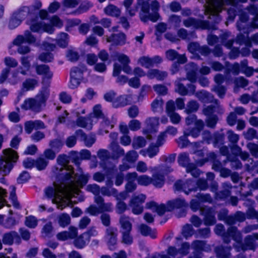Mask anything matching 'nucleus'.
Wrapping results in <instances>:
<instances>
[{"label": "nucleus", "mask_w": 258, "mask_h": 258, "mask_svg": "<svg viewBox=\"0 0 258 258\" xmlns=\"http://www.w3.org/2000/svg\"><path fill=\"white\" fill-rule=\"evenodd\" d=\"M88 236L84 233L76 238L74 241V244L77 248H84L89 242Z\"/></svg>", "instance_id": "4c0bfd02"}, {"label": "nucleus", "mask_w": 258, "mask_h": 258, "mask_svg": "<svg viewBox=\"0 0 258 258\" xmlns=\"http://www.w3.org/2000/svg\"><path fill=\"white\" fill-rule=\"evenodd\" d=\"M168 73L165 71H162L157 69L151 70L148 73L147 76L150 79L156 78L158 80L162 81L165 79Z\"/></svg>", "instance_id": "e433bc0d"}, {"label": "nucleus", "mask_w": 258, "mask_h": 258, "mask_svg": "<svg viewBox=\"0 0 258 258\" xmlns=\"http://www.w3.org/2000/svg\"><path fill=\"white\" fill-rule=\"evenodd\" d=\"M248 12L254 15L252 21L250 24V27L253 28H258V10L254 6H250L248 9Z\"/></svg>", "instance_id": "09e8293b"}, {"label": "nucleus", "mask_w": 258, "mask_h": 258, "mask_svg": "<svg viewBox=\"0 0 258 258\" xmlns=\"http://www.w3.org/2000/svg\"><path fill=\"white\" fill-rule=\"evenodd\" d=\"M68 161V157L66 155L61 154L57 157V162L59 167H56L55 168L56 170L54 172L56 174L61 176V179L66 177V172L64 170H73L72 167L67 164Z\"/></svg>", "instance_id": "ddd939ff"}, {"label": "nucleus", "mask_w": 258, "mask_h": 258, "mask_svg": "<svg viewBox=\"0 0 258 258\" xmlns=\"http://www.w3.org/2000/svg\"><path fill=\"white\" fill-rule=\"evenodd\" d=\"M22 22L20 19H18L14 15L11 16L8 24V28L11 30H13L18 27Z\"/></svg>", "instance_id": "052dcab7"}, {"label": "nucleus", "mask_w": 258, "mask_h": 258, "mask_svg": "<svg viewBox=\"0 0 258 258\" xmlns=\"http://www.w3.org/2000/svg\"><path fill=\"white\" fill-rule=\"evenodd\" d=\"M199 106L200 105L197 101L193 100H190L187 102L184 112L187 114L195 112L198 111Z\"/></svg>", "instance_id": "603ef678"}, {"label": "nucleus", "mask_w": 258, "mask_h": 258, "mask_svg": "<svg viewBox=\"0 0 258 258\" xmlns=\"http://www.w3.org/2000/svg\"><path fill=\"white\" fill-rule=\"evenodd\" d=\"M185 189L183 192L187 195H189L191 191H196L198 190V187L196 186L195 181L192 179H187L184 182Z\"/></svg>", "instance_id": "3c124183"}, {"label": "nucleus", "mask_w": 258, "mask_h": 258, "mask_svg": "<svg viewBox=\"0 0 258 258\" xmlns=\"http://www.w3.org/2000/svg\"><path fill=\"white\" fill-rule=\"evenodd\" d=\"M80 112L79 111H76L75 114L77 117L76 121H68L66 124L67 126L70 128H75L76 126H78L91 130L92 128V124L89 123L90 119L80 116Z\"/></svg>", "instance_id": "9d476101"}, {"label": "nucleus", "mask_w": 258, "mask_h": 258, "mask_svg": "<svg viewBox=\"0 0 258 258\" xmlns=\"http://www.w3.org/2000/svg\"><path fill=\"white\" fill-rule=\"evenodd\" d=\"M187 173H190L191 175L194 177H199L201 173V171L199 169L195 164L191 163L189 166L186 169Z\"/></svg>", "instance_id": "e2e57ef3"}, {"label": "nucleus", "mask_w": 258, "mask_h": 258, "mask_svg": "<svg viewBox=\"0 0 258 258\" xmlns=\"http://www.w3.org/2000/svg\"><path fill=\"white\" fill-rule=\"evenodd\" d=\"M57 220L59 226L64 228L71 223V218L67 213H62L57 217Z\"/></svg>", "instance_id": "37998d69"}, {"label": "nucleus", "mask_w": 258, "mask_h": 258, "mask_svg": "<svg viewBox=\"0 0 258 258\" xmlns=\"http://www.w3.org/2000/svg\"><path fill=\"white\" fill-rule=\"evenodd\" d=\"M201 215L204 216V222L205 225H213L216 223L215 213L213 208L208 206L202 208Z\"/></svg>", "instance_id": "2eb2a0df"}, {"label": "nucleus", "mask_w": 258, "mask_h": 258, "mask_svg": "<svg viewBox=\"0 0 258 258\" xmlns=\"http://www.w3.org/2000/svg\"><path fill=\"white\" fill-rule=\"evenodd\" d=\"M117 230L115 228L108 227L105 230L104 239L110 250H114L117 241Z\"/></svg>", "instance_id": "4468645a"}, {"label": "nucleus", "mask_w": 258, "mask_h": 258, "mask_svg": "<svg viewBox=\"0 0 258 258\" xmlns=\"http://www.w3.org/2000/svg\"><path fill=\"white\" fill-rule=\"evenodd\" d=\"M42 6V3L39 0H34L32 4L28 7L29 9V18L35 17L38 19V12Z\"/></svg>", "instance_id": "7c9ffc66"}, {"label": "nucleus", "mask_w": 258, "mask_h": 258, "mask_svg": "<svg viewBox=\"0 0 258 258\" xmlns=\"http://www.w3.org/2000/svg\"><path fill=\"white\" fill-rule=\"evenodd\" d=\"M146 208L152 209L155 211L160 215H163L166 211V207L164 204L158 205V204L154 201L148 202L146 204Z\"/></svg>", "instance_id": "72a5a7b5"}, {"label": "nucleus", "mask_w": 258, "mask_h": 258, "mask_svg": "<svg viewBox=\"0 0 258 258\" xmlns=\"http://www.w3.org/2000/svg\"><path fill=\"white\" fill-rule=\"evenodd\" d=\"M214 103V105H210L203 108V112L207 117L215 115L213 114L214 112H217L218 114H223L224 113V108L220 104L219 101L215 100V102Z\"/></svg>", "instance_id": "6ab92c4d"}, {"label": "nucleus", "mask_w": 258, "mask_h": 258, "mask_svg": "<svg viewBox=\"0 0 258 258\" xmlns=\"http://www.w3.org/2000/svg\"><path fill=\"white\" fill-rule=\"evenodd\" d=\"M163 101L160 97L155 99L151 103L152 110L154 112H160L163 110Z\"/></svg>", "instance_id": "864d4df0"}, {"label": "nucleus", "mask_w": 258, "mask_h": 258, "mask_svg": "<svg viewBox=\"0 0 258 258\" xmlns=\"http://www.w3.org/2000/svg\"><path fill=\"white\" fill-rule=\"evenodd\" d=\"M37 85L38 81L34 79H27L23 84V87L27 90H33Z\"/></svg>", "instance_id": "338daca9"}, {"label": "nucleus", "mask_w": 258, "mask_h": 258, "mask_svg": "<svg viewBox=\"0 0 258 258\" xmlns=\"http://www.w3.org/2000/svg\"><path fill=\"white\" fill-rule=\"evenodd\" d=\"M109 148L111 152V158L117 160L125 155L124 149L117 142H111Z\"/></svg>", "instance_id": "b1692460"}, {"label": "nucleus", "mask_w": 258, "mask_h": 258, "mask_svg": "<svg viewBox=\"0 0 258 258\" xmlns=\"http://www.w3.org/2000/svg\"><path fill=\"white\" fill-rule=\"evenodd\" d=\"M136 199L131 200L130 206L132 208V212L135 215H139L143 212V206L142 205L136 204Z\"/></svg>", "instance_id": "13d9d810"}, {"label": "nucleus", "mask_w": 258, "mask_h": 258, "mask_svg": "<svg viewBox=\"0 0 258 258\" xmlns=\"http://www.w3.org/2000/svg\"><path fill=\"white\" fill-rule=\"evenodd\" d=\"M104 13L112 17H118L120 14V10L113 5H109L104 9Z\"/></svg>", "instance_id": "8fccbe9b"}, {"label": "nucleus", "mask_w": 258, "mask_h": 258, "mask_svg": "<svg viewBox=\"0 0 258 258\" xmlns=\"http://www.w3.org/2000/svg\"><path fill=\"white\" fill-rule=\"evenodd\" d=\"M75 134L80 138V140L84 142L85 146L91 147L96 142V139L95 135L89 134L87 135L83 130L79 129L77 130Z\"/></svg>", "instance_id": "a211bd4d"}, {"label": "nucleus", "mask_w": 258, "mask_h": 258, "mask_svg": "<svg viewBox=\"0 0 258 258\" xmlns=\"http://www.w3.org/2000/svg\"><path fill=\"white\" fill-rule=\"evenodd\" d=\"M168 210L173 209H179L183 207H188V204L184 199L177 198L175 200L169 201L167 203Z\"/></svg>", "instance_id": "473e14b6"}, {"label": "nucleus", "mask_w": 258, "mask_h": 258, "mask_svg": "<svg viewBox=\"0 0 258 258\" xmlns=\"http://www.w3.org/2000/svg\"><path fill=\"white\" fill-rule=\"evenodd\" d=\"M183 23L186 27H192L202 29H210L211 28L209 21L199 20L192 17L184 20Z\"/></svg>", "instance_id": "f8f14e48"}, {"label": "nucleus", "mask_w": 258, "mask_h": 258, "mask_svg": "<svg viewBox=\"0 0 258 258\" xmlns=\"http://www.w3.org/2000/svg\"><path fill=\"white\" fill-rule=\"evenodd\" d=\"M223 189L215 193V198L217 200H225L231 194L232 186L230 182H226L222 184Z\"/></svg>", "instance_id": "5701e85b"}, {"label": "nucleus", "mask_w": 258, "mask_h": 258, "mask_svg": "<svg viewBox=\"0 0 258 258\" xmlns=\"http://www.w3.org/2000/svg\"><path fill=\"white\" fill-rule=\"evenodd\" d=\"M66 177L63 178V183L61 186L62 191L67 189L70 194L77 192L79 188L82 187L88 181L89 174H82L79 177L74 174V170H64Z\"/></svg>", "instance_id": "f03ea898"}, {"label": "nucleus", "mask_w": 258, "mask_h": 258, "mask_svg": "<svg viewBox=\"0 0 258 258\" xmlns=\"http://www.w3.org/2000/svg\"><path fill=\"white\" fill-rule=\"evenodd\" d=\"M235 42L240 45H244L247 47L252 46L251 40L249 38L248 34L246 35L241 33L237 35L235 39Z\"/></svg>", "instance_id": "ea45409f"}, {"label": "nucleus", "mask_w": 258, "mask_h": 258, "mask_svg": "<svg viewBox=\"0 0 258 258\" xmlns=\"http://www.w3.org/2000/svg\"><path fill=\"white\" fill-rule=\"evenodd\" d=\"M38 19L34 17L29 18L27 20V23L30 26L31 31L37 33L45 32L49 34L53 33L54 28L51 25L45 24L42 21L37 22Z\"/></svg>", "instance_id": "423d86ee"}, {"label": "nucleus", "mask_w": 258, "mask_h": 258, "mask_svg": "<svg viewBox=\"0 0 258 258\" xmlns=\"http://www.w3.org/2000/svg\"><path fill=\"white\" fill-rule=\"evenodd\" d=\"M186 78H180L175 82V90L182 96L193 95L196 91V87L192 84L187 85L185 87L181 82L186 80Z\"/></svg>", "instance_id": "6e6552de"}, {"label": "nucleus", "mask_w": 258, "mask_h": 258, "mask_svg": "<svg viewBox=\"0 0 258 258\" xmlns=\"http://www.w3.org/2000/svg\"><path fill=\"white\" fill-rule=\"evenodd\" d=\"M71 160L75 164L79 165L81 159H89L91 157V153L88 150H82L80 152V157L76 152H71Z\"/></svg>", "instance_id": "bb28decb"}, {"label": "nucleus", "mask_w": 258, "mask_h": 258, "mask_svg": "<svg viewBox=\"0 0 258 258\" xmlns=\"http://www.w3.org/2000/svg\"><path fill=\"white\" fill-rule=\"evenodd\" d=\"M196 97L204 103H210L215 102L213 95L206 91L198 92L195 94Z\"/></svg>", "instance_id": "c756f323"}, {"label": "nucleus", "mask_w": 258, "mask_h": 258, "mask_svg": "<svg viewBox=\"0 0 258 258\" xmlns=\"http://www.w3.org/2000/svg\"><path fill=\"white\" fill-rule=\"evenodd\" d=\"M102 196L111 197L116 196L117 190L115 188H110L107 186H103L100 187V192Z\"/></svg>", "instance_id": "6e6d98bb"}, {"label": "nucleus", "mask_w": 258, "mask_h": 258, "mask_svg": "<svg viewBox=\"0 0 258 258\" xmlns=\"http://www.w3.org/2000/svg\"><path fill=\"white\" fill-rule=\"evenodd\" d=\"M49 95L48 88L43 87L34 98L26 99L21 107L24 110H30L35 113L40 112L45 107Z\"/></svg>", "instance_id": "7ed1b4c3"}, {"label": "nucleus", "mask_w": 258, "mask_h": 258, "mask_svg": "<svg viewBox=\"0 0 258 258\" xmlns=\"http://www.w3.org/2000/svg\"><path fill=\"white\" fill-rule=\"evenodd\" d=\"M52 202L57 205V208L62 210L67 207L72 205L71 202L68 199H64L61 196H58L56 199H53Z\"/></svg>", "instance_id": "a19ab883"}, {"label": "nucleus", "mask_w": 258, "mask_h": 258, "mask_svg": "<svg viewBox=\"0 0 258 258\" xmlns=\"http://www.w3.org/2000/svg\"><path fill=\"white\" fill-rule=\"evenodd\" d=\"M177 161L179 165L185 167L186 169L191 163L188 153L183 152L179 154Z\"/></svg>", "instance_id": "a18cd8bd"}, {"label": "nucleus", "mask_w": 258, "mask_h": 258, "mask_svg": "<svg viewBox=\"0 0 258 258\" xmlns=\"http://www.w3.org/2000/svg\"><path fill=\"white\" fill-rule=\"evenodd\" d=\"M36 72L38 75H43L42 84L44 87H48L53 73L50 71L48 66L46 64H39L36 66Z\"/></svg>", "instance_id": "1a4fd4ad"}, {"label": "nucleus", "mask_w": 258, "mask_h": 258, "mask_svg": "<svg viewBox=\"0 0 258 258\" xmlns=\"http://www.w3.org/2000/svg\"><path fill=\"white\" fill-rule=\"evenodd\" d=\"M146 123L148 128L151 131H156V127L159 125V118L157 117H150L146 119Z\"/></svg>", "instance_id": "bf43d9fd"}, {"label": "nucleus", "mask_w": 258, "mask_h": 258, "mask_svg": "<svg viewBox=\"0 0 258 258\" xmlns=\"http://www.w3.org/2000/svg\"><path fill=\"white\" fill-rule=\"evenodd\" d=\"M35 167L38 170H44L48 164V161L43 157H39L35 160Z\"/></svg>", "instance_id": "0e129e2a"}, {"label": "nucleus", "mask_w": 258, "mask_h": 258, "mask_svg": "<svg viewBox=\"0 0 258 258\" xmlns=\"http://www.w3.org/2000/svg\"><path fill=\"white\" fill-rule=\"evenodd\" d=\"M258 239V233H254L251 235H247L244 239V242L241 244V249L244 251L247 250H252L254 251L255 245L254 241Z\"/></svg>", "instance_id": "f3484780"}, {"label": "nucleus", "mask_w": 258, "mask_h": 258, "mask_svg": "<svg viewBox=\"0 0 258 258\" xmlns=\"http://www.w3.org/2000/svg\"><path fill=\"white\" fill-rule=\"evenodd\" d=\"M4 156L0 158V175H8L18 158L17 152L11 148L3 150Z\"/></svg>", "instance_id": "39448f33"}, {"label": "nucleus", "mask_w": 258, "mask_h": 258, "mask_svg": "<svg viewBox=\"0 0 258 258\" xmlns=\"http://www.w3.org/2000/svg\"><path fill=\"white\" fill-rule=\"evenodd\" d=\"M135 96L133 94H125L116 97L113 102V107H123L132 103H136Z\"/></svg>", "instance_id": "dca6fc26"}, {"label": "nucleus", "mask_w": 258, "mask_h": 258, "mask_svg": "<svg viewBox=\"0 0 258 258\" xmlns=\"http://www.w3.org/2000/svg\"><path fill=\"white\" fill-rule=\"evenodd\" d=\"M46 125L41 120H35L27 121L25 124V130L26 132L30 134L33 130H38L44 129Z\"/></svg>", "instance_id": "4be33fe9"}, {"label": "nucleus", "mask_w": 258, "mask_h": 258, "mask_svg": "<svg viewBox=\"0 0 258 258\" xmlns=\"http://www.w3.org/2000/svg\"><path fill=\"white\" fill-rule=\"evenodd\" d=\"M94 201L98 206L100 213L102 212H110L112 210V204L111 203H104V200L101 196L95 197Z\"/></svg>", "instance_id": "cd10ccee"}, {"label": "nucleus", "mask_w": 258, "mask_h": 258, "mask_svg": "<svg viewBox=\"0 0 258 258\" xmlns=\"http://www.w3.org/2000/svg\"><path fill=\"white\" fill-rule=\"evenodd\" d=\"M152 183L156 187H161L164 184V176L161 174L156 173L152 175Z\"/></svg>", "instance_id": "49530a36"}, {"label": "nucleus", "mask_w": 258, "mask_h": 258, "mask_svg": "<svg viewBox=\"0 0 258 258\" xmlns=\"http://www.w3.org/2000/svg\"><path fill=\"white\" fill-rule=\"evenodd\" d=\"M146 145V140L144 137H138L133 140V147L135 149H138L145 147Z\"/></svg>", "instance_id": "4d7b16f0"}, {"label": "nucleus", "mask_w": 258, "mask_h": 258, "mask_svg": "<svg viewBox=\"0 0 258 258\" xmlns=\"http://www.w3.org/2000/svg\"><path fill=\"white\" fill-rule=\"evenodd\" d=\"M231 249V247L230 246L224 247L221 245L217 246L215 251L218 258H229Z\"/></svg>", "instance_id": "58836bf2"}, {"label": "nucleus", "mask_w": 258, "mask_h": 258, "mask_svg": "<svg viewBox=\"0 0 258 258\" xmlns=\"http://www.w3.org/2000/svg\"><path fill=\"white\" fill-rule=\"evenodd\" d=\"M138 229L141 234L143 236H149L153 239L156 237V230L152 229L151 227L145 224L140 225L138 227Z\"/></svg>", "instance_id": "c9c22d12"}, {"label": "nucleus", "mask_w": 258, "mask_h": 258, "mask_svg": "<svg viewBox=\"0 0 258 258\" xmlns=\"http://www.w3.org/2000/svg\"><path fill=\"white\" fill-rule=\"evenodd\" d=\"M119 222L120 225V232L131 231L132 224L130 221L129 217L122 215L119 218Z\"/></svg>", "instance_id": "f704fd0d"}, {"label": "nucleus", "mask_w": 258, "mask_h": 258, "mask_svg": "<svg viewBox=\"0 0 258 258\" xmlns=\"http://www.w3.org/2000/svg\"><path fill=\"white\" fill-rule=\"evenodd\" d=\"M33 59V56L31 55L23 56L20 58V62L23 67L19 68L20 70V73L23 75H26L27 72L31 68V61Z\"/></svg>", "instance_id": "2f4dec72"}, {"label": "nucleus", "mask_w": 258, "mask_h": 258, "mask_svg": "<svg viewBox=\"0 0 258 258\" xmlns=\"http://www.w3.org/2000/svg\"><path fill=\"white\" fill-rule=\"evenodd\" d=\"M29 9L27 6H22L13 13L16 17L22 22L27 16H29Z\"/></svg>", "instance_id": "79ce46f5"}, {"label": "nucleus", "mask_w": 258, "mask_h": 258, "mask_svg": "<svg viewBox=\"0 0 258 258\" xmlns=\"http://www.w3.org/2000/svg\"><path fill=\"white\" fill-rule=\"evenodd\" d=\"M138 158V153L135 150H131L126 153L123 160L130 163H134L137 160Z\"/></svg>", "instance_id": "5fc2aeb1"}, {"label": "nucleus", "mask_w": 258, "mask_h": 258, "mask_svg": "<svg viewBox=\"0 0 258 258\" xmlns=\"http://www.w3.org/2000/svg\"><path fill=\"white\" fill-rule=\"evenodd\" d=\"M200 2L204 5V14L215 23H218L221 20L219 13L224 5V0H201Z\"/></svg>", "instance_id": "20e7f679"}, {"label": "nucleus", "mask_w": 258, "mask_h": 258, "mask_svg": "<svg viewBox=\"0 0 258 258\" xmlns=\"http://www.w3.org/2000/svg\"><path fill=\"white\" fill-rule=\"evenodd\" d=\"M231 33L229 32H225L220 35L221 42L227 48H230L234 43L233 39L229 38L230 37Z\"/></svg>", "instance_id": "c03bdc74"}, {"label": "nucleus", "mask_w": 258, "mask_h": 258, "mask_svg": "<svg viewBox=\"0 0 258 258\" xmlns=\"http://www.w3.org/2000/svg\"><path fill=\"white\" fill-rule=\"evenodd\" d=\"M107 41L112 43L113 45H122L125 42V35L123 33L113 34L107 38Z\"/></svg>", "instance_id": "c85d7f7f"}, {"label": "nucleus", "mask_w": 258, "mask_h": 258, "mask_svg": "<svg viewBox=\"0 0 258 258\" xmlns=\"http://www.w3.org/2000/svg\"><path fill=\"white\" fill-rule=\"evenodd\" d=\"M57 44L61 47H66L69 43V35L64 32H61L58 34L56 38Z\"/></svg>", "instance_id": "de8ad7c7"}, {"label": "nucleus", "mask_w": 258, "mask_h": 258, "mask_svg": "<svg viewBox=\"0 0 258 258\" xmlns=\"http://www.w3.org/2000/svg\"><path fill=\"white\" fill-rule=\"evenodd\" d=\"M194 233V229L192 226V225L186 224L185 225L182 230V234L185 238H187L188 237H191Z\"/></svg>", "instance_id": "680f3d73"}, {"label": "nucleus", "mask_w": 258, "mask_h": 258, "mask_svg": "<svg viewBox=\"0 0 258 258\" xmlns=\"http://www.w3.org/2000/svg\"><path fill=\"white\" fill-rule=\"evenodd\" d=\"M245 214L248 219H255L258 222V211L254 208L250 207L246 211Z\"/></svg>", "instance_id": "69168bd1"}, {"label": "nucleus", "mask_w": 258, "mask_h": 258, "mask_svg": "<svg viewBox=\"0 0 258 258\" xmlns=\"http://www.w3.org/2000/svg\"><path fill=\"white\" fill-rule=\"evenodd\" d=\"M244 137L248 140H252L253 139H258V134L255 130L253 128H248L247 131L244 133Z\"/></svg>", "instance_id": "774afa93"}, {"label": "nucleus", "mask_w": 258, "mask_h": 258, "mask_svg": "<svg viewBox=\"0 0 258 258\" xmlns=\"http://www.w3.org/2000/svg\"><path fill=\"white\" fill-rule=\"evenodd\" d=\"M186 70L187 71L186 79L191 83L196 82L198 71L197 65L194 62L189 63L186 66Z\"/></svg>", "instance_id": "a878e982"}, {"label": "nucleus", "mask_w": 258, "mask_h": 258, "mask_svg": "<svg viewBox=\"0 0 258 258\" xmlns=\"http://www.w3.org/2000/svg\"><path fill=\"white\" fill-rule=\"evenodd\" d=\"M86 71V68L84 65H80L71 69L69 84L71 89H74L79 86L83 78V73Z\"/></svg>", "instance_id": "0eeeda50"}, {"label": "nucleus", "mask_w": 258, "mask_h": 258, "mask_svg": "<svg viewBox=\"0 0 258 258\" xmlns=\"http://www.w3.org/2000/svg\"><path fill=\"white\" fill-rule=\"evenodd\" d=\"M63 183V178L61 179V181L59 184H54V187H48L44 190L45 196L49 199H53L55 196H57L58 194H61L63 196L70 195L67 189H65L64 191L60 190Z\"/></svg>", "instance_id": "9b49d317"}, {"label": "nucleus", "mask_w": 258, "mask_h": 258, "mask_svg": "<svg viewBox=\"0 0 258 258\" xmlns=\"http://www.w3.org/2000/svg\"><path fill=\"white\" fill-rule=\"evenodd\" d=\"M150 0H137V4L133 8L126 9L127 13L131 17L135 15L139 7L141 8V12L140 13V19L143 22H146L150 20L153 22H156L159 18L158 11L159 9V4L157 1L152 2L151 5L149 4Z\"/></svg>", "instance_id": "f257e3e1"}, {"label": "nucleus", "mask_w": 258, "mask_h": 258, "mask_svg": "<svg viewBox=\"0 0 258 258\" xmlns=\"http://www.w3.org/2000/svg\"><path fill=\"white\" fill-rule=\"evenodd\" d=\"M77 235L78 229L74 226H70L68 231L58 233L56 237L59 240L64 241L69 239H74Z\"/></svg>", "instance_id": "412c9836"}, {"label": "nucleus", "mask_w": 258, "mask_h": 258, "mask_svg": "<svg viewBox=\"0 0 258 258\" xmlns=\"http://www.w3.org/2000/svg\"><path fill=\"white\" fill-rule=\"evenodd\" d=\"M2 241L4 244L11 245L14 242L17 244L20 243L21 240L17 232L12 231L3 235Z\"/></svg>", "instance_id": "aec40b11"}, {"label": "nucleus", "mask_w": 258, "mask_h": 258, "mask_svg": "<svg viewBox=\"0 0 258 258\" xmlns=\"http://www.w3.org/2000/svg\"><path fill=\"white\" fill-rule=\"evenodd\" d=\"M165 54L167 59L171 61L177 59V61L178 63L183 64L187 61V58L184 54H179L174 49L167 50Z\"/></svg>", "instance_id": "393cba45"}]
</instances>
